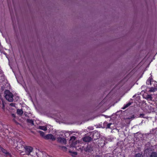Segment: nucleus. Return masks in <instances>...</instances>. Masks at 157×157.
<instances>
[{"label": "nucleus", "instance_id": "nucleus-3", "mask_svg": "<svg viewBox=\"0 0 157 157\" xmlns=\"http://www.w3.org/2000/svg\"><path fill=\"white\" fill-rule=\"evenodd\" d=\"M75 137L74 136H72L71 137L70 140V143H71V146L72 147H76V144H77V141H75Z\"/></svg>", "mask_w": 157, "mask_h": 157}, {"label": "nucleus", "instance_id": "nucleus-21", "mask_svg": "<svg viewBox=\"0 0 157 157\" xmlns=\"http://www.w3.org/2000/svg\"><path fill=\"white\" fill-rule=\"evenodd\" d=\"M10 105H11L12 106H14L15 104L13 103H11L10 104Z\"/></svg>", "mask_w": 157, "mask_h": 157}, {"label": "nucleus", "instance_id": "nucleus-2", "mask_svg": "<svg viewBox=\"0 0 157 157\" xmlns=\"http://www.w3.org/2000/svg\"><path fill=\"white\" fill-rule=\"evenodd\" d=\"M4 94L5 97L7 100L10 102L12 101H13V95L9 90H6Z\"/></svg>", "mask_w": 157, "mask_h": 157}, {"label": "nucleus", "instance_id": "nucleus-11", "mask_svg": "<svg viewBox=\"0 0 157 157\" xmlns=\"http://www.w3.org/2000/svg\"><path fill=\"white\" fill-rule=\"evenodd\" d=\"M69 153H70L71 155L73 157H75L77 155V152L74 151H69Z\"/></svg>", "mask_w": 157, "mask_h": 157}, {"label": "nucleus", "instance_id": "nucleus-7", "mask_svg": "<svg viewBox=\"0 0 157 157\" xmlns=\"http://www.w3.org/2000/svg\"><path fill=\"white\" fill-rule=\"evenodd\" d=\"M58 140L60 142L65 144L66 142V140L63 138L59 137L58 138Z\"/></svg>", "mask_w": 157, "mask_h": 157}, {"label": "nucleus", "instance_id": "nucleus-13", "mask_svg": "<svg viewBox=\"0 0 157 157\" xmlns=\"http://www.w3.org/2000/svg\"><path fill=\"white\" fill-rule=\"evenodd\" d=\"M150 157H157L156 153L155 152H153L150 155Z\"/></svg>", "mask_w": 157, "mask_h": 157}, {"label": "nucleus", "instance_id": "nucleus-9", "mask_svg": "<svg viewBox=\"0 0 157 157\" xmlns=\"http://www.w3.org/2000/svg\"><path fill=\"white\" fill-rule=\"evenodd\" d=\"M156 82L153 81H151V79L150 78H149L147 79V81L146 83L147 84H151L152 85V84H155L156 83Z\"/></svg>", "mask_w": 157, "mask_h": 157}, {"label": "nucleus", "instance_id": "nucleus-16", "mask_svg": "<svg viewBox=\"0 0 157 157\" xmlns=\"http://www.w3.org/2000/svg\"><path fill=\"white\" fill-rule=\"evenodd\" d=\"M1 150L3 153H5V154L7 155L8 154L7 151L4 149L1 148Z\"/></svg>", "mask_w": 157, "mask_h": 157}, {"label": "nucleus", "instance_id": "nucleus-18", "mask_svg": "<svg viewBox=\"0 0 157 157\" xmlns=\"http://www.w3.org/2000/svg\"><path fill=\"white\" fill-rule=\"evenodd\" d=\"M135 157H143V155L141 154H138L136 155Z\"/></svg>", "mask_w": 157, "mask_h": 157}, {"label": "nucleus", "instance_id": "nucleus-23", "mask_svg": "<svg viewBox=\"0 0 157 157\" xmlns=\"http://www.w3.org/2000/svg\"><path fill=\"white\" fill-rule=\"evenodd\" d=\"M2 105L3 108H4V103L3 101H2Z\"/></svg>", "mask_w": 157, "mask_h": 157}, {"label": "nucleus", "instance_id": "nucleus-1", "mask_svg": "<svg viewBox=\"0 0 157 157\" xmlns=\"http://www.w3.org/2000/svg\"><path fill=\"white\" fill-rule=\"evenodd\" d=\"M24 142L21 140H19V142H17V145L16 147V149L20 151L19 149H22L24 148L25 150V153L26 154L29 155L30 154L32 155V154H31L32 153L33 151V148L30 146H26L25 147L23 146V144H24Z\"/></svg>", "mask_w": 157, "mask_h": 157}, {"label": "nucleus", "instance_id": "nucleus-26", "mask_svg": "<svg viewBox=\"0 0 157 157\" xmlns=\"http://www.w3.org/2000/svg\"><path fill=\"white\" fill-rule=\"evenodd\" d=\"M12 116H13V117H14V114H13V115H12Z\"/></svg>", "mask_w": 157, "mask_h": 157}, {"label": "nucleus", "instance_id": "nucleus-14", "mask_svg": "<svg viewBox=\"0 0 157 157\" xmlns=\"http://www.w3.org/2000/svg\"><path fill=\"white\" fill-rule=\"evenodd\" d=\"M17 114L19 115H21L23 113V111L21 109H18L17 111Z\"/></svg>", "mask_w": 157, "mask_h": 157}, {"label": "nucleus", "instance_id": "nucleus-4", "mask_svg": "<svg viewBox=\"0 0 157 157\" xmlns=\"http://www.w3.org/2000/svg\"><path fill=\"white\" fill-rule=\"evenodd\" d=\"M44 138L45 139H51L54 140L56 139V137L52 134H48L44 136Z\"/></svg>", "mask_w": 157, "mask_h": 157}, {"label": "nucleus", "instance_id": "nucleus-17", "mask_svg": "<svg viewBox=\"0 0 157 157\" xmlns=\"http://www.w3.org/2000/svg\"><path fill=\"white\" fill-rule=\"evenodd\" d=\"M39 132L41 136H43L44 137L45 136H44V132L41 131H40Z\"/></svg>", "mask_w": 157, "mask_h": 157}, {"label": "nucleus", "instance_id": "nucleus-8", "mask_svg": "<svg viewBox=\"0 0 157 157\" xmlns=\"http://www.w3.org/2000/svg\"><path fill=\"white\" fill-rule=\"evenodd\" d=\"M43 153L41 152H39L38 153H36L34 155H33V157H43L42 155H43Z\"/></svg>", "mask_w": 157, "mask_h": 157}, {"label": "nucleus", "instance_id": "nucleus-5", "mask_svg": "<svg viewBox=\"0 0 157 157\" xmlns=\"http://www.w3.org/2000/svg\"><path fill=\"white\" fill-rule=\"evenodd\" d=\"M51 128V126L50 125H47L46 126H39V129L44 131H46V130L48 129V128L50 129Z\"/></svg>", "mask_w": 157, "mask_h": 157}, {"label": "nucleus", "instance_id": "nucleus-22", "mask_svg": "<svg viewBox=\"0 0 157 157\" xmlns=\"http://www.w3.org/2000/svg\"><path fill=\"white\" fill-rule=\"evenodd\" d=\"M29 121L32 123L33 124V121L32 120H29Z\"/></svg>", "mask_w": 157, "mask_h": 157}, {"label": "nucleus", "instance_id": "nucleus-6", "mask_svg": "<svg viewBox=\"0 0 157 157\" xmlns=\"http://www.w3.org/2000/svg\"><path fill=\"white\" fill-rule=\"evenodd\" d=\"M154 85V87H151L150 90H149V92H154L155 91L157 90V83H156Z\"/></svg>", "mask_w": 157, "mask_h": 157}, {"label": "nucleus", "instance_id": "nucleus-10", "mask_svg": "<svg viewBox=\"0 0 157 157\" xmlns=\"http://www.w3.org/2000/svg\"><path fill=\"white\" fill-rule=\"evenodd\" d=\"M91 138L90 137L86 136L83 138V141L85 142H89L91 140Z\"/></svg>", "mask_w": 157, "mask_h": 157}, {"label": "nucleus", "instance_id": "nucleus-15", "mask_svg": "<svg viewBox=\"0 0 157 157\" xmlns=\"http://www.w3.org/2000/svg\"><path fill=\"white\" fill-rule=\"evenodd\" d=\"M131 105V103H128L124 106L122 109H124Z\"/></svg>", "mask_w": 157, "mask_h": 157}, {"label": "nucleus", "instance_id": "nucleus-24", "mask_svg": "<svg viewBox=\"0 0 157 157\" xmlns=\"http://www.w3.org/2000/svg\"><path fill=\"white\" fill-rule=\"evenodd\" d=\"M148 151V150L147 149V150H146L145 151V152L146 153L147 152V151Z\"/></svg>", "mask_w": 157, "mask_h": 157}, {"label": "nucleus", "instance_id": "nucleus-12", "mask_svg": "<svg viewBox=\"0 0 157 157\" xmlns=\"http://www.w3.org/2000/svg\"><path fill=\"white\" fill-rule=\"evenodd\" d=\"M145 98L148 100H151L152 98L151 96L149 94H147L145 97Z\"/></svg>", "mask_w": 157, "mask_h": 157}, {"label": "nucleus", "instance_id": "nucleus-20", "mask_svg": "<svg viewBox=\"0 0 157 157\" xmlns=\"http://www.w3.org/2000/svg\"><path fill=\"white\" fill-rule=\"evenodd\" d=\"M111 124H112L111 123L108 124H107V127L108 128H110V125H111Z\"/></svg>", "mask_w": 157, "mask_h": 157}, {"label": "nucleus", "instance_id": "nucleus-19", "mask_svg": "<svg viewBox=\"0 0 157 157\" xmlns=\"http://www.w3.org/2000/svg\"><path fill=\"white\" fill-rule=\"evenodd\" d=\"M144 114H141L140 115V117L141 118L144 117Z\"/></svg>", "mask_w": 157, "mask_h": 157}, {"label": "nucleus", "instance_id": "nucleus-25", "mask_svg": "<svg viewBox=\"0 0 157 157\" xmlns=\"http://www.w3.org/2000/svg\"><path fill=\"white\" fill-rule=\"evenodd\" d=\"M23 152H21V154L22 155H24V154H22V153Z\"/></svg>", "mask_w": 157, "mask_h": 157}]
</instances>
